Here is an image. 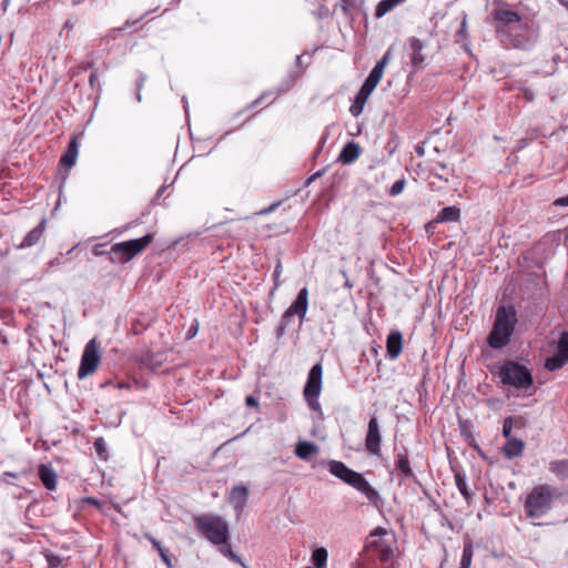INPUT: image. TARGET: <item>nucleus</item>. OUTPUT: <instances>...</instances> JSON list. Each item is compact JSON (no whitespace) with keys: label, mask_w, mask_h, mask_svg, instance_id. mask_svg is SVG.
Segmentation results:
<instances>
[{"label":"nucleus","mask_w":568,"mask_h":568,"mask_svg":"<svg viewBox=\"0 0 568 568\" xmlns=\"http://www.w3.org/2000/svg\"><path fill=\"white\" fill-rule=\"evenodd\" d=\"M517 324V314L513 306H500L496 312L495 323L487 342L490 347L500 349L505 347Z\"/></svg>","instance_id":"1"},{"label":"nucleus","mask_w":568,"mask_h":568,"mask_svg":"<svg viewBox=\"0 0 568 568\" xmlns=\"http://www.w3.org/2000/svg\"><path fill=\"white\" fill-rule=\"evenodd\" d=\"M394 535L383 527H377L367 536L364 551L377 557L382 562H388L394 557Z\"/></svg>","instance_id":"2"},{"label":"nucleus","mask_w":568,"mask_h":568,"mask_svg":"<svg viewBox=\"0 0 568 568\" xmlns=\"http://www.w3.org/2000/svg\"><path fill=\"white\" fill-rule=\"evenodd\" d=\"M194 524L196 529L213 545H224L229 541V526L222 517L205 514L195 517Z\"/></svg>","instance_id":"3"},{"label":"nucleus","mask_w":568,"mask_h":568,"mask_svg":"<svg viewBox=\"0 0 568 568\" xmlns=\"http://www.w3.org/2000/svg\"><path fill=\"white\" fill-rule=\"evenodd\" d=\"M552 489L548 485L536 486L527 496L524 508L527 517L540 518L550 510L552 504Z\"/></svg>","instance_id":"4"},{"label":"nucleus","mask_w":568,"mask_h":568,"mask_svg":"<svg viewBox=\"0 0 568 568\" xmlns=\"http://www.w3.org/2000/svg\"><path fill=\"white\" fill-rule=\"evenodd\" d=\"M503 384L514 386L517 389L527 390L532 386L530 371L516 362H507L499 372Z\"/></svg>","instance_id":"5"},{"label":"nucleus","mask_w":568,"mask_h":568,"mask_svg":"<svg viewBox=\"0 0 568 568\" xmlns=\"http://www.w3.org/2000/svg\"><path fill=\"white\" fill-rule=\"evenodd\" d=\"M153 240L151 234L140 239L120 242L111 247L112 258L118 263H126L140 254Z\"/></svg>","instance_id":"6"},{"label":"nucleus","mask_w":568,"mask_h":568,"mask_svg":"<svg viewBox=\"0 0 568 568\" xmlns=\"http://www.w3.org/2000/svg\"><path fill=\"white\" fill-rule=\"evenodd\" d=\"M323 366L316 363L308 372L307 381L304 386L303 395L308 407L314 412H321L318 397L322 392Z\"/></svg>","instance_id":"7"},{"label":"nucleus","mask_w":568,"mask_h":568,"mask_svg":"<svg viewBox=\"0 0 568 568\" xmlns=\"http://www.w3.org/2000/svg\"><path fill=\"white\" fill-rule=\"evenodd\" d=\"M101 362L100 344L97 338L90 339L82 353L78 377L83 379L93 374Z\"/></svg>","instance_id":"8"},{"label":"nucleus","mask_w":568,"mask_h":568,"mask_svg":"<svg viewBox=\"0 0 568 568\" xmlns=\"http://www.w3.org/2000/svg\"><path fill=\"white\" fill-rule=\"evenodd\" d=\"M307 307H308V291L306 287H303L298 292L296 300L292 303V305L283 314V317H282V321H281V324L278 327L280 334H283L285 328L288 326L291 318L294 315H297L302 322L307 312Z\"/></svg>","instance_id":"9"},{"label":"nucleus","mask_w":568,"mask_h":568,"mask_svg":"<svg viewBox=\"0 0 568 568\" xmlns=\"http://www.w3.org/2000/svg\"><path fill=\"white\" fill-rule=\"evenodd\" d=\"M406 47L413 69L415 71L422 69L426 61V55L423 53L424 42L418 38L410 37L406 40Z\"/></svg>","instance_id":"10"},{"label":"nucleus","mask_w":568,"mask_h":568,"mask_svg":"<svg viewBox=\"0 0 568 568\" xmlns=\"http://www.w3.org/2000/svg\"><path fill=\"white\" fill-rule=\"evenodd\" d=\"M381 442L382 436L379 432V425L376 417H372L368 422V428L365 439L366 449L376 456L381 455Z\"/></svg>","instance_id":"11"},{"label":"nucleus","mask_w":568,"mask_h":568,"mask_svg":"<svg viewBox=\"0 0 568 568\" xmlns=\"http://www.w3.org/2000/svg\"><path fill=\"white\" fill-rule=\"evenodd\" d=\"M346 484L364 494L369 501L375 503L378 498V493L371 486L362 474L355 470L352 473Z\"/></svg>","instance_id":"12"},{"label":"nucleus","mask_w":568,"mask_h":568,"mask_svg":"<svg viewBox=\"0 0 568 568\" xmlns=\"http://www.w3.org/2000/svg\"><path fill=\"white\" fill-rule=\"evenodd\" d=\"M494 20L496 22V29L500 30L509 24L519 23L521 17L518 12L507 8H498L493 12Z\"/></svg>","instance_id":"13"},{"label":"nucleus","mask_w":568,"mask_h":568,"mask_svg":"<svg viewBox=\"0 0 568 568\" xmlns=\"http://www.w3.org/2000/svg\"><path fill=\"white\" fill-rule=\"evenodd\" d=\"M403 349V335L399 331H392L386 341V351L390 359H396Z\"/></svg>","instance_id":"14"},{"label":"nucleus","mask_w":568,"mask_h":568,"mask_svg":"<svg viewBox=\"0 0 568 568\" xmlns=\"http://www.w3.org/2000/svg\"><path fill=\"white\" fill-rule=\"evenodd\" d=\"M361 155V146L354 141L347 142L342 149L338 161L343 164H351L355 162Z\"/></svg>","instance_id":"15"},{"label":"nucleus","mask_w":568,"mask_h":568,"mask_svg":"<svg viewBox=\"0 0 568 568\" xmlns=\"http://www.w3.org/2000/svg\"><path fill=\"white\" fill-rule=\"evenodd\" d=\"M78 149H79V145H78L77 138H73L70 141L68 149L65 150V152L63 153V155L60 159L61 165H63L67 169L72 168L77 161Z\"/></svg>","instance_id":"16"},{"label":"nucleus","mask_w":568,"mask_h":568,"mask_svg":"<svg viewBox=\"0 0 568 568\" xmlns=\"http://www.w3.org/2000/svg\"><path fill=\"white\" fill-rule=\"evenodd\" d=\"M329 473L334 475L335 477L339 478L344 483H347L349 476L354 471L353 469L348 468L344 463L338 460H329L327 463Z\"/></svg>","instance_id":"17"},{"label":"nucleus","mask_w":568,"mask_h":568,"mask_svg":"<svg viewBox=\"0 0 568 568\" xmlns=\"http://www.w3.org/2000/svg\"><path fill=\"white\" fill-rule=\"evenodd\" d=\"M38 477L49 490H54L57 486V474L45 465L38 468Z\"/></svg>","instance_id":"18"},{"label":"nucleus","mask_w":568,"mask_h":568,"mask_svg":"<svg viewBox=\"0 0 568 568\" xmlns=\"http://www.w3.org/2000/svg\"><path fill=\"white\" fill-rule=\"evenodd\" d=\"M384 74V70L379 67L375 65L371 73L368 74L367 79L365 80L364 84L362 85L365 89V94H371L377 84L379 83L382 77Z\"/></svg>","instance_id":"19"},{"label":"nucleus","mask_w":568,"mask_h":568,"mask_svg":"<svg viewBox=\"0 0 568 568\" xmlns=\"http://www.w3.org/2000/svg\"><path fill=\"white\" fill-rule=\"evenodd\" d=\"M384 74V70L379 67L375 65L371 73L368 74L367 79L365 80L364 84L362 85L365 89V94H371L377 84L379 83L382 77Z\"/></svg>","instance_id":"20"},{"label":"nucleus","mask_w":568,"mask_h":568,"mask_svg":"<svg viewBox=\"0 0 568 568\" xmlns=\"http://www.w3.org/2000/svg\"><path fill=\"white\" fill-rule=\"evenodd\" d=\"M384 74V70L379 67L375 65L371 73L368 74L367 79L365 80L364 84L362 85L365 89V94H371L377 84L379 83L382 77Z\"/></svg>","instance_id":"21"},{"label":"nucleus","mask_w":568,"mask_h":568,"mask_svg":"<svg viewBox=\"0 0 568 568\" xmlns=\"http://www.w3.org/2000/svg\"><path fill=\"white\" fill-rule=\"evenodd\" d=\"M524 442L519 438H509L504 447V453L508 458L521 455L524 449Z\"/></svg>","instance_id":"22"},{"label":"nucleus","mask_w":568,"mask_h":568,"mask_svg":"<svg viewBox=\"0 0 568 568\" xmlns=\"http://www.w3.org/2000/svg\"><path fill=\"white\" fill-rule=\"evenodd\" d=\"M317 445L310 442H300L296 445L295 454L300 459L306 460L311 455L317 454Z\"/></svg>","instance_id":"23"},{"label":"nucleus","mask_w":568,"mask_h":568,"mask_svg":"<svg viewBox=\"0 0 568 568\" xmlns=\"http://www.w3.org/2000/svg\"><path fill=\"white\" fill-rule=\"evenodd\" d=\"M460 219V210L457 206L444 207L438 216L437 222H457Z\"/></svg>","instance_id":"24"},{"label":"nucleus","mask_w":568,"mask_h":568,"mask_svg":"<svg viewBox=\"0 0 568 568\" xmlns=\"http://www.w3.org/2000/svg\"><path fill=\"white\" fill-rule=\"evenodd\" d=\"M247 489L244 486H236L232 489L231 493V503L235 505L236 508L243 507L247 498Z\"/></svg>","instance_id":"25"},{"label":"nucleus","mask_w":568,"mask_h":568,"mask_svg":"<svg viewBox=\"0 0 568 568\" xmlns=\"http://www.w3.org/2000/svg\"><path fill=\"white\" fill-rule=\"evenodd\" d=\"M396 468L405 478H410L414 476L406 454H399L397 456Z\"/></svg>","instance_id":"26"},{"label":"nucleus","mask_w":568,"mask_h":568,"mask_svg":"<svg viewBox=\"0 0 568 568\" xmlns=\"http://www.w3.org/2000/svg\"><path fill=\"white\" fill-rule=\"evenodd\" d=\"M328 558L326 548L320 547L312 552L311 560L316 568H325Z\"/></svg>","instance_id":"27"},{"label":"nucleus","mask_w":568,"mask_h":568,"mask_svg":"<svg viewBox=\"0 0 568 568\" xmlns=\"http://www.w3.org/2000/svg\"><path fill=\"white\" fill-rule=\"evenodd\" d=\"M551 473L560 477L561 479H568V460H555L549 464Z\"/></svg>","instance_id":"28"},{"label":"nucleus","mask_w":568,"mask_h":568,"mask_svg":"<svg viewBox=\"0 0 568 568\" xmlns=\"http://www.w3.org/2000/svg\"><path fill=\"white\" fill-rule=\"evenodd\" d=\"M403 1L404 0H382L376 7V11H375L376 18L384 17L386 13H388L390 10H393V8H395Z\"/></svg>","instance_id":"29"},{"label":"nucleus","mask_w":568,"mask_h":568,"mask_svg":"<svg viewBox=\"0 0 568 568\" xmlns=\"http://www.w3.org/2000/svg\"><path fill=\"white\" fill-rule=\"evenodd\" d=\"M568 363V359H564V357L559 356V354L555 353L554 355L547 357L545 367L550 371L555 372L564 367Z\"/></svg>","instance_id":"30"},{"label":"nucleus","mask_w":568,"mask_h":568,"mask_svg":"<svg viewBox=\"0 0 568 568\" xmlns=\"http://www.w3.org/2000/svg\"><path fill=\"white\" fill-rule=\"evenodd\" d=\"M474 555V547L471 541H466L463 549L459 568H470Z\"/></svg>","instance_id":"31"},{"label":"nucleus","mask_w":568,"mask_h":568,"mask_svg":"<svg viewBox=\"0 0 568 568\" xmlns=\"http://www.w3.org/2000/svg\"><path fill=\"white\" fill-rule=\"evenodd\" d=\"M564 359H568V332H562L557 343L556 352Z\"/></svg>","instance_id":"32"},{"label":"nucleus","mask_w":568,"mask_h":568,"mask_svg":"<svg viewBox=\"0 0 568 568\" xmlns=\"http://www.w3.org/2000/svg\"><path fill=\"white\" fill-rule=\"evenodd\" d=\"M94 449H95V453L97 455L103 459V460H106L108 458V452H106V445H105V442L102 437H99L94 440Z\"/></svg>","instance_id":"33"},{"label":"nucleus","mask_w":568,"mask_h":568,"mask_svg":"<svg viewBox=\"0 0 568 568\" xmlns=\"http://www.w3.org/2000/svg\"><path fill=\"white\" fill-rule=\"evenodd\" d=\"M455 479H456V485H457L459 491L462 493V495L465 498H468L469 491H468V487H467L465 478L463 476H460L459 474H456Z\"/></svg>","instance_id":"34"},{"label":"nucleus","mask_w":568,"mask_h":568,"mask_svg":"<svg viewBox=\"0 0 568 568\" xmlns=\"http://www.w3.org/2000/svg\"><path fill=\"white\" fill-rule=\"evenodd\" d=\"M405 185H406V181L404 179H400V180H397L390 187L389 190V194L392 196H396L398 194H400L404 189H405Z\"/></svg>","instance_id":"35"},{"label":"nucleus","mask_w":568,"mask_h":568,"mask_svg":"<svg viewBox=\"0 0 568 568\" xmlns=\"http://www.w3.org/2000/svg\"><path fill=\"white\" fill-rule=\"evenodd\" d=\"M281 274H282V265L281 263L278 262L275 266V270H274V274H273V277H274V287L273 290L271 291V295L274 294V291H276L280 286V277H281Z\"/></svg>","instance_id":"36"},{"label":"nucleus","mask_w":568,"mask_h":568,"mask_svg":"<svg viewBox=\"0 0 568 568\" xmlns=\"http://www.w3.org/2000/svg\"><path fill=\"white\" fill-rule=\"evenodd\" d=\"M392 49L393 47H389L388 50L384 53L382 59L376 63L377 67L385 70L386 65L388 64L392 55Z\"/></svg>","instance_id":"37"},{"label":"nucleus","mask_w":568,"mask_h":568,"mask_svg":"<svg viewBox=\"0 0 568 568\" xmlns=\"http://www.w3.org/2000/svg\"><path fill=\"white\" fill-rule=\"evenodd\" d=\"M511 429H513V418L511 417H508L504 420V426H503V434L504 436L509 439V438H513L510 436L511 434Z\"/></svg>","instance_id":"38"},{"label":"nucleus","mask_w":568,"mask_h":568,"mask_svg":"<svg viewBox=\"0 0 568 568\" xmlns=\"http://www.w3.org/2000/svg\"><path fill=\"white\" fill-rule=\"evenodd\" d=\"M220 551L223 556L229 557L231 559H237L236 555L232 551L231 545L226 541L224 545H220Z\"/></svg>","instance_id":"39"},{"label":"nucleus","mask_w":568,"mask_h":568,"mask_svg":"<svg viewBox=\"0 0 568 568\" xmlns=\"http://www.w3.org/2000/svg\"><path fill=\"white\" fill-rule=\"evenodd\" d=\"M438 166L440 168V170H443V173L436 172L435 175L438 179L447 182L449 180V176L452 175V173L448 170V166L444 163H439Z\"/></svg>","instance_id":"40"},{"label":"nucleus","mask_w":568,"mask_h":568,"mask_svg":"<svg viewBox=\"0 0 568 568\" xmlns=\"http://www.w3.org/2000/svg\"><path fill=\"white\" fill-rule=\"evenodd\" d=\"M44 556H45V559H47L50 568H58L59 567L60 558L58 556L49 554V552H45Z\"/></svg>","instance_id":"41"},{"label":"nucleus","mask_w":568,"mask_h":568,"mask_svg":"<svg viewBox=\"0 0 568 568\" xmlns=\"http://www.w3.org/2000/svg\"><path fill=\"white\" fill-rule=\"evenodd\" d=\"M371 94H365V89L362 87L359 92L357 93L356 95V99H355V102L359 105H362V108H364V104L365 102L367 101L368 97Z\"/></svg>","instance_id":"42"},{"label":"nucleus","mask_w":568,"mask_h":568,"mask_svg":"<svg viewBox=\"0 0 568 568\" xmlns=\"http://www.w3.org/2000/svg\"><path fill=\"white\" fill-rule=\"evenodd\" d=\"M34 233H36V229L34 230H31L28 235L26 236V239L23 240V242L19 245V247H27V246H32L33 245V239H34Z\"/></svg>","instance_id":"43"},{"label":"nucleus","mask_w":568,"mask_h":568,"mask_svg":"<svg viewBox=\"0 0 568 568\" xmlns=\"http://www.w3.org/2000/svg\"><path fill=\"white\" fill-rule=\"evenodd\" d=\"M521 94H523V98L527 101V102H532L534 99H535V94L532 92V90L528 89V88H523L521 89Z\"/></svg>","instance_id":"44"},{"label":"nucleus","mask_w":568,"mask_h":568,"mask_svg":"<svg viewBox=\"0 0 568 568\" xmlns=\"http://www.w3.org/2000/svg\"><path fill=\"white\" fill-rule=\"evenodd\" d=\"M158 551H159V555H160V557L162 558V560H163V561H164V562H165V564L171 568V567H172V565H171L170 557H169V555H168V550H166V549H164V548H162V549H160V550H158Z\"/></svg>","instance_id":"45"},{"label":"nucleus","mask_w":568,"mask_h":568,"mask_svg":"<svg viewBox=\"0 0 568 568\" xmlns=\"http://www.w3.org/2000/svg\"><path fill=\"white\" fill-rule=\"evenodd\" d=\"M245 404L247 406H250V407H257L258 406V402H257V399L253 395L246 396Z\"/></svg>","instance_id":"46"},{"label":"nucleus","mask_w":568,"mask_h":568,"mask_svg":"<svg viewBox=\"0 0 568 568\" xmlns=\"http://www.w3.org/2000/svg\"><path fill=\"white\" fill-rule=\"evenodd\" d=\"M145 537L151 541L152 546L156 549V550H160L162 549V545L159 540H156L154 537H152L151 535H145Z\"/></svg>","instance_id":"47"},{"label":"nucleus","mask_w":568,"mask_h":568,"mask_svg":"<svg viewBox=\"0 0 568 568\" xmlns=\"http://www.w3.org/2000/svg\"><path fill=\"white\" fill-rule=\"evenodd\" d=\"M349 111L353 115L356 116L363 111V108H362V105L354 102V104L351 106Z\"/></svg>","instance_id":"48"},{"label":"nucleus","mask_w":568,"mask_h":568,"mask_svg":"<svg viewBox=\"0 0 568 568\" xmlns=\"http://www.w3.org/2000/svg\"><path fill=\"white\" fill-rule=\"evenodd\" d=\"M554 205H556V206H568V195L557 199L554 202Z\"/></svg>","instance_id":"49"},{"label":"nucleus","mask_w":568,"mask_h":568,"mask_svg":"<svg viewBox=\"0 0 568 568\" xmlns=\"http://www.w3.org/2000/svg\"><path fill=\"white\" fill-rule=\"evenodd\" d=\"M280 205V203H273L272 205L263 209L260 211V214L261 215H265V214H268L271 212H273L277 206Z\"/></svg>","instance_id":"50"},{"label":"nucleus","mask_w":568,"mask_h":568,"mask_svg":"<svg viewBox=\"0 0 568 568\" xmlns=\"http://www.w3.org/2000/svg\"><path fill=\"white\" fill-rule=\"evenodd\" d=\"M466 29H467V17L465 16L460 23V29L458 31V34H460V36L466 34Z\"/></svg>","instance_id":"51"},{"label":"nucleus","mask_w":568,"mask_h":568,"mask_svg":"<svg viewBox=\"0 0 568 568\" xmlns=\"http://www.w3.org/2000/svg\"><path fill=\"white\" fill-rule=\"evenodd\" d=\"M16 477H17V475H16V474H13V473H4V474H3V480H4L6 483H10V478H16Z\"/></svg>","instance_id":"52"},{"label":"nucleus","mask_w":568,"mask_h":568,"mask_svg":"<svg viewBox=\"0 0 568 568\" xmlns=\"http://www.w3.org/2000/svg\"><path fill=\"white\" fill-rule=\"evenodd\" d=\"M322 175V172H316L314 173L313 175H311L307 180V184L312 183L313 181H315L317 178H320Z\"/></svg>","instance_id":"53"},{"label":"nucleus","mask_w":568,"mask_h":568,"mask_svg":"<svg viewBox=\"0 0 568 568\" xmlns=\"http://www.w3.org/2000/svg\"><path fill=\"white\" fill-rule=\"evenodd\" d=\"M8 6H9V0H2V1H1V10H2L3 12H4V11H7Z\"/></svg>","instance_id":"54"},{"label":"nucleus","mask_w":568,"mask_h":568,"mask_svg":"<svg viewBox=\"0 0 568 568\" xmlns=\"http://www.w3.org/2000/svg\"><path fill=\"white\" fill-rule=\"evenodd\" d=\"M197 327L192 326L189 331V337H193L196 334Z\"/></svg>","instance_id":"55"},{"label":"nucleus","mask_w":568,"mask_h":568,"mask_svg":"<svg viewBox=\"0 0 568 568\" xmlns=\"http://www.w3.org/2000/svg\"><path fill=\"white\" fill-rule=\"evenodd\" d=\"M558 2L568 11V0H558Z\"/></svg>","instance_id":"56"},{"label":"nucleus","mask_w":568,"mask_h":568,"mask_svg":"<svg viewBox=\"0 0 568 568\" xmlns=\"http://www.w3.org/2000/svg\"><path fill=\"white\" fill-rule=\"evenodd\" d=\"M265 98V94L261 95L258 99H256L253 104L256 105L258 104L263 99Z\"/></svg>","instance_id":"57"},{"label":"nucleus","mask_w":568,"mask_h":568,"mask_svg":"<svg viewBox=\"0 0 568 568\" xmlns=\"http://www.w3.org/2000/svg\"><path fill=\"white\" fill-rule=\"evenodd\" d=\"M27 519H28V520H31V517H30V507H28V509H27Z\"/></svg>","instance_id":"58"},{"label":"nucleus","mask_w":568,"mask_h":568,"mask_svg":"<svg viewBox=\"0 0 568 568\" xmlns=\"http://www.w3.org/2000/svg\"><path fill=\"white\" fill-rule=\"evenodd\" d=\"M346 6H349L352 3V0H342Z\"/></svg>","instance_id":"59"},{"label":"nucleus","mask_w":568,"mask_h":568,"mask_svg":"<svg viewBox=\"0 0 568 568\" xmlns=\"http://www.w3.org/2000/svg\"><path fill=\"white\" fill-rule=\"evenodd\" d=\"M93 80H94V73H91V75H90V82H91V84H93Z\"/></svg>","instance_id":"60"},{"label":"nucleus","mask_w":568,"mask_h":568,"mask_svg":"<svg viewBox=\"0 0 568 568\" xmlns=\"http://www.w3.org/2000/svg\"><path fill=\"white\" fill-rule=\"evenodd\" d=\"M89 501H90V503H92V504H98V501H97V500L91 499V498L89 499Z\"/></svg>","instance_id":"61"},{"label":"nucleus","mask_w":568,"mask_h":568,"mask_svg":"<svg viewBox=\"0 0 568 568\" xmlns=\"http://www.w3.org/2000/svg\"><path fill=\"white\" fill-rule=\"evenodd\" d=\"M306 568H313V567H306Z\"/></svg>","instance_id":"62"}]
</instances>
